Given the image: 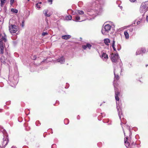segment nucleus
Here are the masks:
<instances>
[{
	"mask_svg": "<svg viewBox=\"0 0 148 148\" xmlns=\"http://www.w3.org/2000/svg\"><path fill=\"white\" fill-rule=\"evenodd\" d=\"M11 148H17L16 146H12V147Z\"/></svg>",
	"mask_w": 148,
	"mask_h": 148,
	"instance_id": "ea45409f",
	"label": "nucleus"
},
{
	"mask_svg": "<svg viewBox=\"0 0 148 148\" xmlns=\"http://www.w3.org/2000/svg\"><path fill=\"white\" fill-rule=\"evenodd\" d=\"M148 10V1L142 3L140 11L141 13L145 12Z\"/></svg>",
	"mask_w": 148,
	"mask_h": 148,
	"instance_id": "39448f33",
	"label": "nucleus"
},
{
	"mask_svg": "<svg viewBox=\"0 0 148 148\" xmlns=\"http://www.w3.org/2000/svg\"><path fill=\"white\" fill-rule=\"evenodd\" d=\"M64 122L65 124H68L69 123V120L68 119H66L64 120Z\"/></svg>",
	"mask_w": 148,
	"mask_h": 148,
	"instance_id": "aec40b11",
	"label": "nucleus"
},
{
	"mask_svg": "<svg viewBox=\"0 0 148 148\" xmlns=\"http://www.w3.org/2000/svg\"><path fill=\"white\" fill-rule=\"evenodd\" d=\"M142 53L140 49H138L137 50L136 52V55L140 54Z\"/></svg>",
	"mask_w": 148,
	"mask_h": 148,
	"instance_id": "a211bd4d",
	"label": "nucleus"
},
{
	"mask_svg": "<svg viewBox=\"0 0 148 148\" xmlns=\"http://www.w3.org/2000/svg\"><path fill=\"white\" fill-rule=\"evenodd\" d=\"M36 56H34L33 57V60H35L36 59Z\"/></svg>",
	"mask_w": 148,
	"mask_h": 148,
	"instance_id": "f704fd0d",
	"label": "nucleus"
},
{
	"mask_svg": "<svg viewBox=\"0 0 148 148\" xmlns=\"http://www.w3.org/2000/svg\"><path fill=\"white\" fill-rule=\"evenodd\" d=\"M117 104L118 105H117V111L118 112V114L119 118L121 121V124L122 126L124 134H125L124 130L123 129V127L122 126V124H125L126 123V120L123 118V116L122 114V113L121 112V109H119V108H118L119 107V108L120 107V106L121 105L120 104L119 105H118V104Z\"/></svg>",
	"mask_w": 148,
	"mask_h": 148,
	"instance_id": "7ed1b4c3",
	"label": "nucleus"
},
{
	"mask_svg": "<svg viewBox=\"0 0 148 148\" xmlns=\"http://www.w3.org/2000/svg\"><path fill=\"white\" fill-rule=\"evenodd\" d=\"M77 13L78 14L82 15L84 14V12L83 11L78 10Z\"/></svg>",
	"mask_w": 148,
	"mask_h": 148,
	"instance_id": "412c9836",
	"label": "nucleus"
},
{
	"mask_svg": "<svg viewBox=\"0 0 148 148\" xmlns=\"http://www.w3.org/2000/svg\"><path fill=\"white\" fill-rule=\"evenodd\" d=\"M8 140L7 138H6L5 140H4L2 143V145L3 147H5L8 144Z\"/></svg>",
	"mask_w": 148,
	"mask_h": 148,
	"instance_id": "f8f14e48",
	"label": "nucleus"
},
{
	"mask_svg": "<svg viewBox=\"0 0 148 148\" xmlns=\"http://www.w3.org/2000/svg\"><path fill=\"white\" fill-rule=\"evenodd\" d=\"M38 122V121H36V123Z\"/></svg>",
	"mask_w": 148,
	"mask_h": 148,
	"instance_id": "a18cd8bd",
	"label": "nucleus"
},
{
	"mask_svg": "<svg viewBox=\"0 0 148 148\" xmlns=\"http://www.w3.org/2000/svg\"><path fill=\"white\" fill-rule=\"evenodd\" d=\"M116 70L115 69H114V83L116 81L118 80L119 78V76L118 75H116L115 73H116Z\"/></svg>",
	"mask_w": 148,
	"mask_h": 148,
	"instance_id": "ddd939ff",
	"label": "nucleus"
},
{
	"mask_svg": "<svg viewBox=\"0 0 148 148\" xmlns=\"http://www.w3.org/2000/svg\"><path fill=\"white\" fill-rule=\"evenodd\" d=\"M83 48L84 49H85L87 48V45H84L82 46Z\"/></svg>",
	"mask_w": 148,
	"mask_h": 148,
	"instance_id": "c85d7f7f",
	"label": "nucleus"
},
{
	"mask_svg": "<svg viewBox=\"0 0 148 148\" xmlns=\"http://www.w3.org/2000/svg\"><path fill=\"white\" fill-rule=\"evenodd\" d=\"M39 3V4H41V3H42V2H39V3Z\"/></svg>",
	"mask_w": 148,
	"mask_h": 148,
	"instance_id": "37998d69",
	"label": "nucleus"
},
{
	"mask_svg": "<svg viewBox=\"0 0 148 148\" xmlns=\"http://www.w3.org/2000/svg\"><path fill=\"white\" fill-rule=\"evenodd\" d=\"M110 57L112 61L114 62H116L119 58L118 54H112Z\"/></svg>",
	"mask_w": 148,
	"mask_h": 148,
	"instance_id": "6e6552de",
	"label": "nucleus"
},
{
	"mask_svg": "<svg viewBox=\"0 0 148 148\" xmlns=\"http://www.w3.org/2000/svg\"><path fill=\"white\" fill-rule=\"evenodd\" d=\"M36 7L38 9H39L40 8V5L39 4V3H37L36 4Z\"/></svg>",
	"mask_w": 148,
	"mask_h": 148,
	"instance_id": "bb28decb",
	"label": "nucleus"
},
{
	"mask_svg": "<svg viewBox=\"0 0 148 148\" xmlns=\"http://www.w3.org/2000/svg\"><path fill=\"white\" fill-rule=\"evenodd\" d=\"M9 22V29L10 32L11 34L15 33L18 30L17 27L14 25L10 24V21Z\"/></svg>",
	"mask_w": 148,
	"mask_h": 148,
	"instance_id": "423d86ee",
	"label": "nucleus"
},
{
	"mask_svg": "<svg viewBox=\"0 0 148 148\" xmlns=\"http://www.w3.org/2000/svg\"><path fill=\"white\" fill-rule=\"evenodd\" d=\"M22 26H23V23H24V22H23H23H22Z\"/></svg>",
	"mask_w": 148,
	"mask_h": 148,
	"instance_id": "79ce46f5",
	"label": "nucleus"
},
{
	"mask_svg": "<svg viewBox=\"0 0 148 148\" xmlns=\"http://www.w3.org/2000/svg\"><path fill=\"white\" fill-rule=\"evenodd\" d=\"M140 23V21H137V23H136L137 24V25H138Z\"/></svg>",
	"mask_w": 148,
	"mask_h": 148,
	"instance_id": "c9c22d12",
	"label": "nucleus"
},
{
	"mask_svg": "<svg viewBox=\"0 0 148 148\" xmlns=\"http://www.w3.org/2000/svg\"><path fill=\"white\" fill-rule=\"evenodd\" d=\"M87 47H88L89 49H90L91 45L89 44H87L86 45Z\"/></svg>",
	"mask_w": 148,
	"mask_h": 148,
	"instance_id": "393cba45",
	"label": "nucleus"
},
{
	"mask_svg": "<svg viewBox=\"0 0 148 148\" xmlns=\"http://www.w3.org/2000/svg\"><path fill=\"white\" fill-rule=\"evenodd\" d=\"M71 37V36L70 35H64V36H62V38L64 39L67 40L70 38Z\"/></svg>",
	"mask_w": 148,
	"mask_h": 148,
	"instance_id": "2eb2a0df",
	"label": "nucleus"
},
{
	"mask_svg": "<svg viewBox=\"0 0 148 148\" xmlns=\"http://www.w3.org/2000/svg\"><path fill=\"white\" fill-rule=\"evenodd\" d=\"M7 41L6 36L4 34H0V50L1 53L3 54L5 45L4 42Z\"/></svg>",
	"mask_w": 148,
	"mask_h": 148,
	"instance_id": "f03ea898",
	"label": "nucleus"
},
{
	"mask_svg": "<svg viewBox=\"0 0 148 148\" xmlns=\"http://www.w3.org/2000/svg\"><path fill=\"white\" fill-rule=\"evenodd\" d=\"M141 50V51L142 52H145L146 51V50L145 49H140Z\"/></svg>",
	"mask_w": 148,
	"mask_h": 148,
	"instance_id": "cd10ccee",
	"label": "nucleus"
},
{
	"mask_svg": "<svg viewBox=\"0 0 148 148\" xmlns=\"http://www.w3.org/2000/svg\"><path fill=\"white\" fill-rule=\"evenodd\" d=\"M103 122L104 123H106V122L104 120H103Z\"/></svg>",
	"mask_w": 148,
	"mask_h": 148,
	"instance_id": "c03bdc74",
	"label": "nucleus"
},
{
	"mask_svg": "<svg viewBox=\"0 0 148 148\" xmlns=\"http://www.w3.org/2000/svg\"><path fill=\"white\" fill-rule=\"evenodd\" d=\"M75 21H78L80 20V18L79 16L77 15L75 17Z\"/></svg>",
	"mask_w": 148,
	"mask_h": 148,
	"instance_id": "6ab92c4d",
	"label": "nucleus"
},
{
	"mask_svg": "<svg viewBox=\"0 0 148 148\" xmlns=\"http://www.w3.org/2000/svg\"><path fill=\"white\" fill-rule=\"evenodd\" d=\"M130 32H132L133 31V28H131L128 30Z\"/></svg>",
	"mask_w": 148,
	"mask_h": 148,
	"instance_id": "72a5a7b5",
	"label": "nucleus"
},
{
	"mask_svg": "<svg viewBox=\"0 0 148 148\" xmlns=\"http://www.w3.org/2000/svg\"><path fill=\"white\" fill-rule=\"evenodd\" d=\"M124 34L126 39H128L129 38V35L127 31H125L124 32Z\"/></svg>",
	"mask_w": 148,
	"mask_h": 148,
	"instance_id": "f3484780",
	"label": "nucleus"
},
{
	"mask_svg": "<svg viewBox=\"0 0 148 148\" xmlns=\"http://www.w3.org/2000/svg\"><path fill=\"white\" fill-rule=\"evenodd\" d=\"M14 0H10V4L11 5H12L13 3Z\"/></svg>",
	"mask_w": 148,
	"mask_h": 148,
	"instance_id": "473e14b6",
	"label": "nucleus"
},
{
	"mask_svg": "<svg viewBox=\"0 0 148 148\" xmlns=\"http://www.w3.org/2000/svg\"><path fill=\"white\" fill-rule=\"evenodd\" d=\"M146 66H147V65H146Z\"/></svg>",
	"mask_w": 148,
	"mask_h": 148,
	"instance_id": "8fccbe9b",
	"label": "nucleus"
},
{
	"mask_svg": "<svg viewBox=\"0 0 148 148\" xmlns=\"http://www.w3.org/2000/svg\"><path fill=\"white\" fill-rule=\"evenodd\" d=\"M93 5L95 6L94 10H86L87 14L90 16H95L100 14L102 11V5L105 0H93Z\"/></svg>",
	"mask_w": 148,
	"mask_h": 148,
	"instance_id": "f257e3e1",
	"label": "nucleus"
},
{
	"mask_svg": "<svg viewBox=\"0 0 148 148\" xmlns=\"http://www.w3.org/2000/svg\"><path fill=\"white\" fill-rule=\"evenodd\" d=\"M126 139H125L124 143H126L127 142L128 143V142L127 141V138L126 137Z\"/></svg>",
	"mask_w": 148,
	"mask_h": 148,
	"instance_id": "2f4dec72",
	"label": "nucleus"
},
{
	"mask_svg": "<svg viewBox=\"0 0 148 148\" xmlns=\"http://www.w3.org/2000/svg\"><path fill=\"white\" fill-rule=\"evenodd\" d=\"M101 105H102V103H101V104H100V106H101Z\"/></svg>",
	"mask_w": 148,
	"mask_h": 148,
	"instance_id": "de8ad7c7",
	"label": "nucleus"
},
{
	"mask_svg": "<svg viewBox=\"0 0 148 148\" xmlns=\"http://www.w3.org/2000/svg\"><path fill=\"white\" fill-rule=\"evenodd\" d=\"M30 0H27L28 1H29Z\"/></svg>",
	"mask_w": 148,
	"mask_h": 148,
	"instance_id": "3c124183",
	"label": "nucleus"
},
{
	"mask_svg": "<svg viewBox=\"0 0 148 148\" xmlns=\"http://www.w3.org/2000/svg\"><path fill=\"white\" fill-rule=\"evenodd\" d=\"M77 119H80V116L79 115H78L77 117Z\"/></svg>",
	"mask_w": 148,
	"mask_h": 148,
	"instance_id": "58836bf2",
	"label": "nucleus"
},
{
	"mask_svg": "<svg viewBox=\"0 0 148 148\" xmlns=\"http://www.w3.org/2000/svg\"><path fill=\"white\" fill-rule=\"evenodd\" d=\"M48 34V33L47 32H43L42 33V36H44Z\"/></svg>",
	"mask_w": 148,
	"mask_h": 148,
	"instance_id": "b1692460",
	"label": "nucleus"
},
{
	"mask_svg": "<svg viewBox=\"0 0 148 148\" xmlns=\"http://www.w3.org/2000/svg\"><path fill=\"white\" fill-rule=\"evenodd\" d=\"M48 1L49 3H50V4H52V0H48Z\"/></svg>",
	"mask_w": 148,
	"mask_h": 148,
	"instance_id": "c756f323",
	"label": "nucleus"
},
{
	"mask_svg": "<svg viewBox=\"0 0 148 148\" xmlns=\"http://www.w3.org/2000/svg\"><path fill=\"white\" fill-rule=\"evenodd\" d=\"M56 147V145L55 144H53L51 146L52 148H55Z\"/></svg>",
	"mask_w": 148,
	"mask_h": 148,
	"instance_id": "7c9ffc66",
	"label": "nucleus"
},
{
	"mask_svg": "<svg viewBox=\"0 0 148 148\" xmlns=\"http://www.w3.org/2000/svg\"><path fill=\"white\" fill-rule=\"evenodd\" d=\"M18 82L17 79L16 80L14 79H12V81H10V85L13 87H15L17 84Z\"/></svg>",
	"mask_w": 148,
	"mask_h": 148,
	"instance_id": "1a4fd4ad",
	"label": "nucleus"
},
{
	"mask_svg": "<svg viewBox=\"0 0 148 148\" xmlns=\"http://www.w3.org/2000/svg\"><path fill=\"white\" fill-rule=\"evenodd\" d=\"M1 62H5V61H4V60H2V58H1Z\"/></svg>",
	"mask_w": 148,
	"mask_h": 148,
	"instance_id": "a19ab883",
	"label": "nucleus"
},
{
	"mask_svg": "<svg viewBox=\"0 0 148 148\" xmlns=\"http://www.w3.org/2000/svg\"><path fill=\"white\" fill-rule=\"evenodd\" d=\"M11 11L12 12L15 13H17L18 12V10L16 9H12Z\"/></svg>",
	"mask_w": 148,
	"mask_h": 148,
	"instance_id": "4be33fe9",
	"label": "nucleus"
},
{
	"mask_svg": "<svg viewBox=\"0 0 148 148\" xmlns=\"http://www.w3.org/2000/svg\"><path fill=\"white\" fill-rule=\"evenodd\" d=\"M130 129V127H128V129Z\"/></svg>",
	"mask_w": 148,
	"mask_h": 148,
	"instance_id": "09e8293b",
	"label": "nucleus"
},
{
	"mask_svg": "<svg viewBox=\"0 0 148 148\" xmlns=\"http://www.w3.org/2000/svg\"><path fill=\"white\" fill-rule=\"evenodd\" d=\"M57 60L58 62H59L61 64H63L65 62V59L63 57L58 59Z\"/></svg>",
	"mask_w": 148,
	"mask_h": 148,
	"instance_id": "9b49d317",
	"label": "nucleus"
},
{
	"mask_svg": "<svg viewBox=\"0 0 148 148\" xmlns=\"http://www.w3.org/2000/svg\"><path fill=\"white\" fill-rule=\"evenodd\" d=\"M101 57L104 60V59L107 60L108 58V56L107 54L106 53H103L102 54Z\"/></svg>",
	"mask_w": 148,
	"mask_h": 148,
	"instance_id": "9d476101",
	"label": "nucleus"
},
{
	"mask_svg": "<svg viewBox=\"0 0 148 148\" xmlns=\"http://www.w3.org/2000/svg\"><path fill=\"white\" fill-rule=\"evenodd\" d=\"M121 93H115V99L116 100V108L117 109V104L118 105L120 104V107L119 108V107H118L119 108V109H121V102H120L119 101V99L120 98H121L122 96V95L121 94Z\"/></svg>",
	"mask_w": 148,
	"mask_h": 148,
	"instance_id": "0eeeda50",
	"label": "nucleus"
},
{
	"mask_svg": "<svg viewBox=\"0 0 148 148\" xmlns=\"http://www.w3.org/2000/svg\"><path fill=\"white\" fill-rule=\"evenodd\" d=\"M105 44L107 45H109V43L110 42V40L108 38H106L104 40Z\"/></svg>",
	"mask_w": 148,
	"mask_h": 148,
	"instance_id": "dca6fc26",
	"label": "nucleus"
},
{
	"mask_svg": "<svg viewBox=\"0 0 148 148\" xmlns=\"http://www.w3.org/2000/svg\"><path fill=\"white\" fill-rule=\"evenodd\" d=\"M146 20L148 22V16H147Z\"/></svg>",
	"mask_w": 148,
	"mask_h": 148,
	"instance_id": "4c0bfd02",
	"label": "nucleus"
},
{
	"mask_svg": "<svg viewBox=\"0 0 148 148\" xmlns=\"http://www.w3.org/2000/svg\"><path fill=\"white\" fill-rule=\"evenodd\" d=\"M131 2H134L136 0H129Z\"/></svg>",
	"mask_w": 148,
	"mask_h": 148,
	"instance_id": "e433bc0d",
	"label": "nucleus"
},
{
	"mask_svg": "<svg viewBox=\"0 0 148 148\" xmlns=\"http://www.w3.org/2000/svg\"><path fill=\"white\" fill-rule=\"evenodd\" d=\"M114 43H115V41H113V43L112 45V47H113V49H114V50H115L116 49L115 48V47H114Z\"/></svg>",
	"mask_w": 148,
	"mask_h": 148,
	"instance_id": "a878e982",
	"label": "nucleus"
},
{
	"mask_svg": "<svg viewBox=\"0 0 148 148\" xmlns=\"http://www.w3.org/2000/svg\"><path fill=\"white\" fill-rule=\"evenodd\" d=\"M112 26L109 24H106L103 25L102 27L101 32L104 35H108L110 31Z\"/></svg>",
	"mask_w": 148,
	"mask_h": 148,
	"instance_id": "20e7f679",
	"label": "nucleus"
},
{
	"mask_svg": "<svg viewBox=\"0 0 148 148\" xmlns=\"http://www.w3.org/2000/svg\"><path fill=\"white\" fill-rule=\"evenodd\" d=\"M48 10H44L43 11V13L44 14L45 16L47 17H49L51 15L50 14H47L48 12Z\"/></svg>",
	"mask_w": 148,
	"mask_h": 148,
	"instance_id": "4468645a",
	"label": "nucleus"
},
{
	"mask_svg": "<svg viewBox=\"0 0 148 148\" xmlns=\"http://www.w3.org/2000/svg\"><path fill=\"white\" fill-rule=\"evenodd\" d=\"M66 19L68 20H71L72 19V16L71 15H69L66 17Z\"/></svg>",
	"mask_w": 148,
	"mask_h": 148,
	"instance_id": "5701e85b",
	"label": "nucleus"
},
{
	"mask_svg": "<svg viewBox=\"0 0 148 148\" xmlns=\"http://www.w3.org/2000/svg\"><path fill=\"white\" fill-rule=\"evenodd\" d=\"M1 3H3V1H2V0H1Z\"/></svg>",
	"mask_w": 148,
	"mask_h": 148,
	"instance_id": "49530a36",
	"label": "nucleus"
}]
</instances>
